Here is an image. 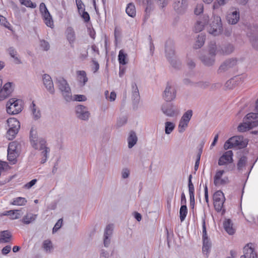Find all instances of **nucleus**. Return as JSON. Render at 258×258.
<instances>
[{"instance_id": "1", "label": "nucleus", "mask_w": 258, "mask_h": 258, "mask_svg": "<svg viewBox=\"0 0 258 258\" xmlns=\"http://www.w3.org/2000/svg\"><path fill=\"white\" fill-rule=\"evenodd\" d=\"M234 50V46L231 44L224 45L218 48L215 42H211L209 45V55L210 56H204L201 57L202 61L206 65H212L214 62V56L217 54H229Z\"/></svg>"}, {"instance_id": "2", "label": "nucleus", "mask_w": 258, "mask_h": 258, "mask_svg": "<svg viewBox=\"0 0 258 258\" xmlns=\"http://www.w3.org/2000/svg\"><path fill=\"white\" fill-rule=\"evenodd\" d=\"M207 31L214 36L220 35L223 30L222 23L220 16L213 14L207 23Z\"/></svg>"}, {"instance_id": "3", "label": "nucleus", "mask_w": 258, "mask_h": 258, "mask_svg": "<svg viewBox=\"0 0 258 258\" xmlns=\"http://www.w3.org/2000/svg\"><path fill=\"white\" fill-rule=\"evenodd\" d=\"M21 150V143L18 141L11 142L8 149V160L14 164L17 161V158Z\"/></svg>"}, {"instance_id": "4", "label": "nucleus", "mask_w": 258, "mask_h": 258, "mask_svg": "<svg viewBox=\"0 0 258 258\" xmlns=\"http://www.w3.org/2000/svg\"><path fill=\"white\" fill-rule=\"evenodd\" d=\"M247 140L240 136H234L229 139L224 144V148L225 150L237 147L243 148L247 145Z\"/></svg>"}, {"instance_id": "5", "label": "nucleus", "mask_w": 258, "mask_h": 258, "mask_svg": "<svg viewBox=\"0 0 258 258\" xmlns=\"http://www.w3.org/2000/svg\"><path fill=\"white\" fill-rule=\"evenodd\" d=\"M6 109L8 114H17L23 109V101L16 98H10L7 102Z\"/></svg>"}, {"instance_id": "6", "label": "nucleus", "mask_w": 258, "mask_h": 258, "mask_svg": "<svg viewBox=\"0 0 258 258\" xmlns=\"http://www.w3.org/2000/svg\"><path fill=\"white\" fill-rule=\"evenodd\" d=\"M192 115L191 110L186 111L181 116L177 126L178 132L180 134L184 133L188 126V124Z\"/></svg>"}, {"instance_id": "7", "label": "nucleus", "mask_w": 258, "mask_h": 258, "mask_svg": "<svg viewBox=\"0 0 258 258\" xmlns=\"http://www.w3.org/2000/svg\"><path fill=\"white\" fill-rule=\"evenodd\" d=\"M161 109L162 113L168 117H175L179 114L177 106L173 103H164L162 105Z\"/></svg>"}, {"instance_id": "8", "label": "nucleus", "mask_w": 258, "mask_h": 258, "mask_svg": "<svg viewBox=\"0 0 258 258\" xmlns=\"http://www.w3.org/2000/svg\"><path fill=\"white\" fill-rule=\"evenodd\" d=\"M39 11L46 25L49 27H53V21L45 4L41 3L39 5Z\"/></svg>"}, {"instance_id": "9", "label": "nucleus", "mask_w": 258, "mask_h": 258, "mask_svg": "<svg viewBox=\"0 0 258 258\" xmlns=\"http://www.w3.org/2000/svg\"><path fill=\"white\" fill-rule=\"evenodd\" d=\"M225 201L224 195L221 190L216 191L213 195L214 205L215 210L218 212L224 211L223 205Z\"/></svg>"}, {"instance_id": "10", "label": "nucleus", "mask_w": 258, "mask_h": 258, "mask_svg": "<svg viewBox=\"0 0 258 258\" xmlns=\"http://www.w3.org/2000/svg\"><path fill=\"white\" fill-rule=\"evenodd\" d=\"M176 96V90L173 84L167 83L163 92V97L167 102L174 100Z\"/></svg>"}, {"instance_id": "11", "label": "nucleus", "mask_w": 258, "mask_h": 258, "mask_svg": "<svg viewBox=\"0 0 258 258\" xmlns=\"http://www.w3.org/2000/svg\"><path fill=\"white\" fill-rule=\"evenodd\" d=\"M246 35L251 46L258 50V27L250 28Z\"/></svg>"}, {"instance_id": "12", "label": "nucleus", "mask_w": 258, "mask_h": 258, "mask_svg": "<svg viewBox=\"0 0 258 258\" xmlns=\"http://www.w3.org/2000/svg\"><path fill=\"white\" fill-rule=\"evenodd\" d=\"M75 111L77 117L81 120H87L90 116L88 108L84 105H77L75 108Z\"/></svg>"}, {"instance_id": "13", "label": "nucleus", "mask_w": 258, "mask_h": 258, "mask_svg": "<svg viewBox=\"0 0 258 258\" xmlns=\"http://www.w3.org/2000/svg\"><path fill=\"white\" fill-rule=\"evenodd\" d=\"M14 84L12 82L6 83L0 89V101H3L8 98L13 92Z\"/></svg>"}, {"instance_id": "14", "label": "nucleus", "mask_w": 258, "mask_h": 258, "mask_svg": "<svg viewBox=\"0 0 258 258\" xmlns=\"http://www.w3.org/2000/svg\"><path fill=\"white\" fill-rule=\"evenodd\" d=\"M209 20V16L205 14L203 17L197 21L194 26V31L196 32H200L203 30L205 27H207V23Z\"/></svg>"}, {"instance_id": "15", "label": "nucleus", "mask_w": 258, "mask_h": 258, "mask_svg": "<svg viewBox=\"0 0 258 258\" xmlns=\"http://www.w3.org/2000/svg\"><path fill=\"white\" fill-rule=\"evenodd\" d=\"M233 152L232 151H227L219 158L218 160V165L220 166L226 165L232 163Z\"/></svg>"}, {"instance_id": "16", "label": "nucleus", "mask_w": 258, "mask_h": 258, "mask_svg": "<svg viewBox=\"0 0 258 258\" xmlns=\"http://www.w3.org/2000/svg\"><path fill=\"white\" fill-rule=\"evenodd\" d=\"M224 173V170H219L216 171L214 178V182L216 186L225 184L228 182V177H223Z\"/></svg>"}, {"instance_id": "17", "label": "nucleus", "mask_w": 258, "mask_h": 258, "mask_svg": "<svg viewBox=\"0 0 258 258\" xmlns=\"http://www.w3.org/2000/svg\"><path fill=\"white\" fill-rule=\"evenodd\" d=\"M174 9L179 14L185 13L187 7V0H176L174 4Z\"/></svg>"}, {"instance_id": "18", "label": "nucleus", "mask_w": 258, "mask_h": 258, "mask_svg": "<svg viewBox=\"0 0 258 258\" xmlns=\"http://www.w3.org/2000/svg\"><path fill=\"white\" fill-rule=\"evenodd\" d=\"M243 253L240 258H257V254L251 244H248L244 247Z\"/></svg>"}, {"instance_id": "19", "label": "nucleus", "mask_w": 258, "mask_h": 258, "mask_svg": "<svg viewBox=\"0 0 258 258\" xmlns=\"http://www.w3.org/2000/svg\"><path fill=\"white\" fill-rule=\"evenodd\" d=\"M228 23L234 25L239 20V12L236 9H233L229 12L227 16Z\"/></svg>"}, {"instance_id": "20", "label": "nucleus", "mask_w": 258, "mask_h": 258, "mask_svg": "<svg viewBox=\"0 0 258 258\" xmlns=\"http://www.w3.org/2000/svg\"><path fill=\"white\" fill-rule=\"evenodd\" d=\"M244 120L248 122L249 125L252 128L258 125V114L249 113L244 117Z\"/></svg>"}, {"instance_id": "21", "label": "nucleus", "mask_w": 258, "mask_h": 258, "mask_svg": "<svg viewBox=\"0 0 258 258\" xmlns=\"http://www.w3.org/2000/svg\"><path fill=\"white\" fill-rule=\"evenodd\" d=\"M43 82L47 90L51 93H54L53 83L50 76L45 74L43 76Z\"/></svg>"}, {"instance_id": "22", "label": "nucleus", "mask_w": 258, "mask_h": 258, "mask_svg": "<svg viewBox=\"0 0 258 258\" xmlns=\"http://www.w3.org/2000/svg\"><path fill=\"white\" fill-rule=\"evenodd\" d=\"M202 251L204 255L208 257L210 252L212 244L209 237L203 238Z\"/></svg>"}, {"instance_id": "23", "label": "nucleus", "mask_w": 258, "mask_h": 258, "mask_svg": "<svg viewBox=\"0 0 258 258\" xmlns=\"http://www.w3.org/2000/svg\"><path fill=\"white\" fill-rule=\"evenodd\" d=\"M66 36L69 44L72 46L76 41L75 33L72 28L68 27L67 29Z\"/></svg>"}, {"instance_id": "24", "label": "nucleus", "mask_w": 258, "mask_h": 258, "mask_svg": "<svg viewBox=\"0 0 258 258\" xmlns=\"http://www.w3.org/2000/svg\"><path fill=\"white\" fill-rule=\"evenodd\" d=\"M8 129L19 130L20 123L19 121L14 117H11L7 121Z\"/></svg>"}, {"instance_id": "25", "label": "nucleus", "mask_w": 258, "mask_h": 258, "mask_svg": "<svg viewBox=\"0 0 258 258\" xmlns=\"http://www.w3.org/2000/svg\"><path fill=\"white\" fill-rule=\"evenodd\" d=\"M138 137L134 132H130L127 138V146L129 149L132 148L137 143Z\"/></svg>"}, {"instance_id": "26", "label": "nucleus", "mask_w": 258, "mask_h": 258, "mask_svg": "<svg viewBox=\"0 0 258 258\" xmlns=\"http://www.w3.org/2000/svg\"><path fill=\"white\" fill-rule=\"evenodd\" d=\"M205 3L210 4L213 3V9H218L220 7L225 5L228 0H203Z\"/></svg>"}, {"instance_id": "27", "label": "nucleus", "mask_w": 258, "mask_h": 258, "mask_svg": "<svg viewBox=\"0 0 258 258\" xmlns=\"http://www.w3.org/2000/svg\"><path fill=\"white\" fill-rule=\"evenodd\" d=\"M223 226L225 230L229 235H233L235 232V229L233 224L230 219H226L223 223Z\"/></svg>"}, {"instance_id": "28", "label": "nucleus", "mask_w": 258, "mask_h": 258, "mask_svg": "<svg viewBox=\"0 0 258 258\" xmlns=\"http://www.w3.org/2000/svg\"><path fill=\"white\" fill-rule=\"evenodd\" d=\"M77 75L79 83L82 86H84L88 81V78L84 71H78Z\"/></svg>"}, {"instance_id": "29", "label": "nucleus", "mask_w": 258, "mask_h": 258, "mask_svg": "<svg viewBox=\"0 0 258 258\" xmlns=\"http://www.w3.org/2000/svg\"><path fill=\"white\" fill-rule=\"evenodd\" d=\"M37 215L31 213H27L22 218V221L25 224H29L34 222L37 218Z\"/></svg>"}, {"instance_id": "30", "label": "nucleus", "mask_w": 258, "mask_h": 258, "mask_svg": "<svg viewBox=\"0 0 258 258\" xmlns=\"http://www.w3.org/2000/svg\"><path fill=\"white\" fill-rule=\"evenodd\" d=\"M57 85L61 92L71 89L67 81L63 78H59L57 80Z\"/></svg>"}, {"instance_id": "31", "label": "nucleus", "mask_w": 258, "mask_h": 258, "mask_svg": "<svg viewBox=\"0 0 258 258\" xmlns=\"http://www.w3.org/2000/svg\"><path fill=\"white\" fill-rule=\"evenodd\" d=\"M42 247L46 253H51L53 250V246L50 240L47 239L43 241Z\"/></svg>"}, {"instance_id": "32", "label": "nucleus", "mask_w": 258, "mask_h": 258, "mask_svg": "<svg viewBox=\"0 0 258 258\" xmlns=\"http://www.w3.org/2000/svg\"><path fill=\"white\" fill-rule=\"evenodd\" d=\"M8 51L10 56L14 58V61L16 63L20 64L21 63V59L18 55L16 50L14 48L10 47Z\"/></svg>"}, {"instance_id": "33", "label": "nucleus", "mask_w": 258, "mask_h": 258, "mask_svg": "<svg viewBox=\"0 0 258 258\" xmlns=\"http://www.w3.org/2000/svg\"><path fill=\"white\" fill-rule=\"evenodd\" d=\"M125 12L128 16L134 18L136 15V10L134 4H128L126 8Z\"/></svg>"}, {"instance_id": "34", "label": "nucleus", "mask_w": 258, "mask_h": 258, "mask_svg": "<svg viewBox=\"0 0 258 258\" xmlns=\"http://www.w3.org/2000/svg\"><path fill=\"white\" fill-rule=\"evenodd\" d=\"M34 143L35 145H34L33 144H31L34 148L38 150H42L43 148L46 147L45 141L42 138L38 139V141L34 142Z\"/></svg>"}, {"instance_id": "35", "label": "nucleus", "mask_w": 258, "mask_h": 258, "mask_svg": "<svg viewBox=\"0 0 258 258\" xmlns=\"http://www.w3.org/2000/svg\"><path fill=\"white\" fill-rule=\"evenodd\" d=\"M118 61L120 64L125 65L128 62L127 55L123 50H120L118 54Z\"/></svg>"}, {"instance_id": "36", "label": "nucleus", "mask_w": 258, "mask_h": 258, "mask_svg": "<svg viewBox=\"0 0 258 258\" xmlns=\"http://www.w3.org/2000/svg\"><path fill=\"white\" fill-rule=\"evenodd\" d=\"M11 237V233L8 231H3L0 234V243H6L10 241Z\"/></svg>"}, {"instance_id": "37", "label": "nucleus", "mask_w": 258, "mask_h": 258, "mask_svg": "<svg viewBox=\"0 0 258 258\" xmlns=\"http://www.w3.org/2000/svg\"><path fill=\"white\" fill-rule=\"evenodd\" d=\"M33 117L35 119H38L41 117V113L39 108L32 102L30 106Z\"/></svg>"}, {"instance_id": "38", "label": "nucleus", "mask_w": 258, "mask_h": 258, "mask_svg": "<svg viewBox=\"0 0 258 258\" xmlns=\"http://www.w3.org/2000/svg\"><path fill=\"white\" fill-rule=\"evenodd\" d=\"M175 127L174 123L171 121L165 122V133L166 135H170L174 131Z\"/></svg>"}, {"instance_id": "39", "label": "nucleus", "mask_w": 258, "mask_h": 258, "mask_svg": "<svg viewBox=\"0 0 258 258\" xmlns=\"http://www.w3.org/2000/svg\"><path fill=\"white\" fill-rule=\"evenodd\" d=\"M39 151L40 152V154L42 157L41 162V163H44L46 161V160L47 159L50 150L48 148L46 147L44 148H43L42 150H39Z\"/></svg>"}, {"instance_id": "40", "label": "nucleus", "mask_w": 258, "mask_h": 258, "mask_svg": "<svg viewBox=\"0 0 258 258\" xmlns=\"http://www.w3.org/2000/svg\"><path fill=\"white\" fill-rule=\"evenodd\" d=\"M237 129L239 132H244L251 129V128L249 125L248 122L244 120V118L243 122L238 126Z\"/></svg>"}, {"instance_id": "41", "label": "nucleus", "mask_w": 258, "mask_h": 258, "mask_svg": "<svg viewBox=\"0 0 258 258\" xmlns=\"http://www.w3.org/2000/svg\"><path fill=\"white\" fill-rule=\"evenodd\" d=\"M104 95L106 99L110 102L114 101L116 98V94L114 91L109 92L108 90H106L105 91Z\"/></svg>"}, {"instance_id": "42", "label": "nucleus", "mask_w": 258, "mask_h": 258, "mask_svg": "<svg viewBox=\"0 0 258 258\" xmlns=\"http://www.w3.org/2000/svg\"><path fill=\"white\" fill-rule=\"evenodd\" d=\"M23 213L21 210H12L10 215V218L12 220L19 219L22 215Z\"/></svg>"}, {"instance_id": "43", "label": "nucleus", "mask_w": 258, "mask_h": 258, "mask_svg": "<svg viewBox=\"0 0 258 258\" xmlns=\"http://www.w3.org/2000/svg\"><path fill=\"white\" fill-rule=\"evenodd\" d=\"M30 139L31 144H33L34 145H35L34 142L38 141V140L40 139L38 138L37 131L34 127H32L31 129Z\"/></svg>"}, {"instance_id": "44", "label": "nucleus", "mask_w": 258, "mask_h": 258, "mask_svg": "<svg viewBox=\"0 0 258 258\" xmlns=\"http://www.w3.org/2000/svg\"><path fill=\"white\" fill-rule=\"evenodd\" d=\"M27 203V200L24 198L18 197L13 200L12 204L16 206H24Z\"/></svg>"}, {"instance_id": "45", "label": "nucleus", "mask_w": 258, "mask_h": 258, "mask_svg": "<svg viewBox=\"0 0 258 258\" xmlns=\"http://www.w3.org/2000/svg\"><path fill=\"white\" fill-rule=\"evenodd\" d=\"M187 213V209L185 205H183L181 206L179 210L180 219L181 222L185 220Z\"/></svg>"}, {"instance_id": "46", "label": "nucleus", "mask_w": 258, "mask_h": 258, "mask_svg": "<svg viewBox=\"0 0 258 258\" xmlns=\"http://www.w3.org/2000/svg\"><path fill=\"white\" fill-rule=\"evenodd\" d=\"M61 93V94L64 98V99L67 102H70L73 101V97L72 94L71 90L69 89V90H67L65 91H63Z\"/></svg>"}, {"instance_id": "47", "label": "nucleus", "mask_w": 258, "mask_h": 258, "mask_svg": "<svg viewBox=\"0 0 258 258\" xmlns=\"http://www.w3.org/2000/svg\"><path fill=\"white\" fill-rule=\"evenodd\" d=\"M205 42V37L202 35H199L195 44V48L196 49L201 47Z\"/></svg>"}, {"instance_id": "48", "label": "nucleus", "mask_w": 258, "mask_h": 258, "mask_svg": "<svg viewBox=\"0 0 258 258\" xmlns=\"http://www.w3.org/2000/svg\"><path fill=\"white\" fill-rule=\"evenodd\" d=\"M19 130L8 129L6 137L9 140L14 139L18 134Z\"/></svg>"}, {"instance_id": "49", "label": "nucleus", "mask_w": 258, "mask_h": 258, "mask_svg": "<svg viewBox=\"0 0 258 258\" xmlns=\"http://www.w3.org/2000/svg\"><path fill=\"white\" fill-rule=\"evenodd\" d=\"M236 63L237 60L236 59L231 58L226 60L221 67L224 68L225 67L226 68H231L236 65Z\"/></svg>"}, {"instance_id": "50", "label": "nucleus", "mask_w": 258, "mask_h": 258, "mask_svg": "<svg viewBox=\"0 0 258 258\" xmlns=\"http://www.w3.org/2000/svg\"><path fill=\"white\" fill-rule=\"evenodd\" d=\"M39 46L40 48L44 51H47L50 48V44L49 42L44 39L40 40Z\"/></svg>"}, {"instance_id": "51", "label": "nucleus", "mask_w": 258, "mask_h": 258, "mask_svg": "<svg viewBox=\"0 0 258 258\" xmlns=\"http://www.w3.org/2000/svg\"><path fill=\"white\" fill-rule=\"evenodd\" d=\"M21 5H24L28 8H35L36 4L33 3L31 0H19Z\"/></svg>"}, {"instance_id": "52", "label": "nucleus", "mask_w": 258, "mask_h": 258, "mask_svg": "<svg viewBox=\"0 0 258 258\" xmlns=\"http://www.w3.org/2000/svg\"><path fill=\"white\" fill-rule=\"evenodd\" d=\"M247 162L246 158L244 156L242 157L239 160L237 163V167L239 170H242L243 168L246 165Z\"/></svg>"}, {"instance_id": "53", "label": "nucleus", "mask_w": 258, "mask_h": 258, "mask_svg": "<svg viewBox=\"0 0 258 258\" xmlns=\"http://www.w3.org/2000/svg\"><path fill=\"white\" fill-rule=\"evenodd\" d=\"M191 178L192 175H190L188 177V192L189 195H195V188L193 183L191 182Z\"/></svg>"}, {"instance_id": "54", "label": "nucleus", "mask_w": 258, "mask_h": 258, "mask_svg": "<svg viewBox=\"0 0 258 258\" xmlns=\"http://www.w3.org/2000/svg\"><path fill=\"white\" fill-rule=\"evenodd\" d=\"M87 100V98L85 95L81 94H76L73 97V101H86Z\"/></svg>"}, {"instance_id": "55", "label": "nucleus", "mask_w": 258, "mask_h": 258, "mask_svg": "<svg viewBox=\"0 0 258 258\" xmlns=\"http://www.w3.org/2000/svg\"><path fill=\"white\" fill-rule=\"evenodd\" d=\"M238 77H235L229 80L226 83V87L229 89L232 88L235 85H236V82L238 81Z\"/></svg>"}, {"instance_id": "56", "label": "nucleus", "mask_w": 258, "mask_h": 258, "mask_svg": "<svg viewBox=\"0 0 258 258\" xmlns=\"http://www.w3.org/2000/svg\"><path fill=\"white\" fill-rule=\"evenodd\" d=\"M113 231V227L112 225H109L106 226L105 232H104V237H110Z\"/></svg>"}, {"instance_id": "57", "label": "nucleus", "mask_w": 258, "mask_h": 258, "mask_svg": "<svg viewBox=\"0 0 258 258\" xmlns=\"http://www.w3.org/2000/svg\"><path fill=\"white\" fill-rule=\"evenodd\" d=\"M155 0H145V4L146 5V11L150 10L154 5Z\"/></svg>"}, {"instance_id": "58", "label": "nucleus", "mask_w": 258, "mask_h": 258, "mask_svg": "<svg viewBox=\"0 0 258 258\" xmlns=\"http://www.w3.org/2000/svg\"><path fill=\"white\" fill-rule=\"evenodd\" d=\"M197 86L200 88L205 89L209 87V83L208 81H200L197 83Z\"/></svg>"}, {"instance_id": "59", "label": "nucleus", "mask_w": 258, "mask_h": 258, "mask_svg": "<svg viewBox=\"0 0 258 258\" xmlns=\"http://www.w3.org/2000/svg\"><path fill=\"white\" fill-rule=\"evenodd\" d=\"M121 175L123 179L127 178L130 175V170L126 168H123L121 170Z\"/></svg>"}, {"instance_id": "60", "label": "nucleus", "mask_w": 258, "mask_h": 258, "mask_svg": "<svg viewBox=\"0 0 258 258\" xmlns=\"http://www.w3.org/2000/svg\"><path fill=\"white\" fill-rule=\"evenodd\" d=\"M76 5L78 9L79 13H81L82 11L85 10L84 5L81 0H76Z\"/></svg>"}, {"instance_id": "61", "label": "nucleus", "mask_w": 258, "mask_h": 258, "mask_svg": "<svg viewBox=\"0 0 258 258\" xmlns=\"http://www.w3.org/2000/svg\"><path fill=\"white\" fill-rule=\"evenodd\" d=\"M204 10V6L202 4H199L196 6L194 12L197 15H200L203 13Z\"/></svg>"}, {"instance_id": "62", "label": "nucleus", "mask_w": 258, "mask_h": 258, "mask_svg": "<svg viewBox=\"0 0 258 258\" xmlns=\"http://www.w3.org/2000/svg\"><path fill=\"white\" fill-rule=\"evenodd\" d=\"M62 219H59L57 222L55 224L52 232L53 233L56 232L62 226Z\"/></svg>"}, {"instance_id": "63", "label": "nucleus", "mask_w": 258, "mask_h": 258, "mask_svg": "<svg viewBox=\"0 0 258 258\" xmlns=\"http://www.w3.org/2000/svg\"><path fill=\"white\" fill-rule=\"evenodd\" d=\"M0 24L6 28H9V23L7 21L5 17L1 15H0Z\"/></svg>"}, {"instance_id": "64", "label": "nucleus", "mask_w": 258, "mask_h": 258, "mask_svg": "<svg viewBox=\"0 0 258 258\" xmlns=\"http://www.w3.org/2000/svg\"><path fill=\"white\" fill-rule=\"evenodd\" d=\"M166 55L167 58H171L174 54V51L172 48H166Z\"/></svg>"}]
</instances>
